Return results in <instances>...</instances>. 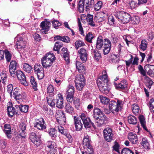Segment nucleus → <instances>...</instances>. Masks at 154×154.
<instances>
[{
  "mask_svg": "<svg viewBox=\"0 0 154 154\" xmlns=\"http://www.w3.org/2000/svg\"><path fill=\"white\" fill-rule=\"evenodd\" d=\"M124 102L122 100H118L116 102L115 101H112L109 102V108L113 113L114 111L118 112L122 108Z\"/></svg>",
  "mask_w": 154,
  "mask_h": 154,
  "instance_id": "obj_1",
  "label": "nucleus"
},
{
  "mask_svg": "<svg viewBox=\"0 0 154 154\" xmlns=\"http://www.w3.org/2000/svg\"><path fill=\"white\" fill-rule=\"evenodd\" d=\"M115 16L119 21L124 24L128 22L131 18V16L129 14L123 11H118L116 13Z\"/></svg>",
  "mask_w": 154,
  "mask_h": 154,
  "instance_id": "obj_2",
  "label": "nucleus"
},
{
  "mask_svg": "<svg viewBox=\"0 0 154 154\" xmlns=\"http://www.w3.org/2000/svg\"><path fill=\"white\" fill-rule=\"evenodd\" d=\"M15 39L17 40L16 42V45L17 46V48L18 51L19 52L24 50L25 48L26 42L23 40V38L20 35H18L15 38Z\"/></svg>",
  "mask_w": 154,
  "mask_h": 154,
  "instance_id": "obj_3",
  "label": "nucleus"
},
{
  "mask_svg": "<svg viewBox=\"0 0 154 154\" xmlns=\"http://www.w3.org/2000/svg\"><path fill=\"white\" fill-rule=\"evenodd\" d=\"M81 118L85 127L86 128H89L91 127V124L93 127H94V125L91 121L89 117H88L87 113H82L79 116Z\"/></svg>",
  "mask_w": 154,
  "mask_h": 154,
  "instance_id": "obj_4",
  "label": "nucleus"
},
{
  "mask_svg": "<svg viewBox=\"0 0 154 154\" xmlns=\"http://www.w3.org/2000/svg\"><path fill=\"white\" fill-rule=\"evenodd\" d=\"M104 73V74L103 75L100 76L97 81V84L99 89H100V86L103 88L104 86H106L108 82L106 72L105 71Z\"/></svg>",
  "mask_w": 154,
  "mask_h": 154,
  "instance_id": "obj_5",
  "label": "nucleus"
},
{
  "mask_svg": "<svg viewBox=\"0 0 154 154\" xmlns=\"http://www.w3.org/2000/svg\"><path fill=\"white\" fill-rule=\"evenodd\" d=\"M29 139L31 141L37 146H40L41 144L40 135L38 134L37 133L32 132L30 134Z\"/></svg>",
  "mask_w": 154,
  "mask_h": 154,
  "instance_id": "obj_6",
  "label": "nucleus"
},
{
  "mask_svg": "<svg viewBox=\"0 0 154 154\" xmlns=\"http://www.w3.org/2000/svg\"><path fill=\"white\" fill-rule=\"evenodd\" d=\"M34 69L38 79H41L43 78L44 76V69L39 63H37L35 65Z\"/></svg>",
  "mask_w": 154,
  "mask_h": 154,
  "instance_id": "obj_7",
  "label": "nucleus"
},
{
  "mask_svg": "<svg viewBox=\"0 0 154 154\" xmlns=\"http://www.w3.org/2000/svg\"><path fill=\"white\" fill-rule=\"evenodd\" d=\"M15 75H16L22 84L26 86L28 85V83L26 81L25 75L22 71L17 70L15 72Z\"/></svg>",
  "mask_w": 154,
  "mask_h": 154,
  "instance_id": "obj_8",
  "label": "nucleus"
},
{
  "mask_svg": "<svg viewBox=\"0 0 154 154\" xmlns=\"http://www.w3.org/2000/svg\"><path fill=\"white\" fill-rule=\"evenodd\" d=\"M45 124V121L42 118L35 119L33 123L34 127L40 130H43L46 128V126Z\"/></svg>",
  "mask_w": 154,
  "mask_h": 154,
  "instance_id": "obj_9",
  "label": "nucleus"
},
{
  "mask_svg": "<svg viewBox=\"0 0 154 154\" xmlns=\"http://www.w3.org/2000/svg\"><path fill=\"white\" fill-rule=\"evenodd\" d=\"M104 138L108 142L111 141L112 139L113 134L110 128L107 127L103 130Z\"/></svg>",
  "mask_w": 154,
  "mask_h": 154,
  "instance_id": "obj_10",
  "label": "nucleus"
},
{
  "mask_svg": "<svg viewBox=\"0 0 154 154\" xmlns=\"http://www.w3.org/2000/svg\"><path fill=\"white\" fill-rule=\"evenodd\" d=\"M80 58L83 63L86 61L87 59L88 54L86 50L82 48L78 51Z\"/></svg>",
  "mask_w": 154,
  "mask_h": 154,
  "instance_id": "obj_11",
  "label": "nucleus"
},
{
  "mask_svg": "<svg viewBox=\"0 0 154 154\" xmlns=\"http://www.w3.org/2000/svg\"><path fill=\"white\" fill-rule=\"evenodd\" d=\"M17 63L15 60H12L9 66V72L11 75L13 77L15 76V71L16 69Z\"/></svg>",
  "mask_w": 154,
  "mask_h": 154,
  "instance_id": "obj_12",
  "label": "nucleus"
},
{
  "mask_svg": "<svg viewBox=\"0 0 154 154\" xmlns=\"http://www.w3.org/2000/svg\"><path fill=\"white\" fill-rule=\"evenodd\" d=\"M74 121L76 131H81L83 127V124L80 119L79 117L75 116L74 118Z\"/></svg>",
  "mask_w": 154,
  "mask_h": 154,
  "instance_id": "obj_13",
  "label": "nucleus"
},
{
  "mask_svg": "<svg viewBox=\"0 0 154 154\" xmlns=\"http://www.w3.org/2000/svg\"><path fill=\"white\" fill-rule=\"evenodd\" d=\"M51 25L50 22L49 21H44L42 22L40 26V28L42 29V30L43 31L42 32L46 34V32L49 30Z\"/></svg>",
  "mask_w": 154,
  "mask_h": 154,
  "instance_id": "obj_14",
  "label": "nucleus"
},
{
  "mask_svg": "<svg viewBox=\"0 0 154 154\" xmlns=\"http://www.w3.org/2000/svg\"><path fill=\"white\" fill-rule=\"evenodd\" d=\"M128 139L133 144H137L138 139L137 134L134 132H130L128 134Z\"/></svg>",
  "mask_w": 154,
  "mask_h": 154,
  "instance_id": "obj_15",
  "label": "nucleus"
},
{
  "mask_svg": "<svg viewBox=\"0 0 154 154\" xmlns=\"http://www.w3.org/2000/svg\"><path fill=\"white\" fill-rule=\"evenodd\" d=\"M53 61L50 60H48L43 57L41 60L42 63L43 67L48 69L52 65Z\"/></svg>",
  "mask_w": 154,
  "mask_h": 154,
  "instance_id": "obj_16",
  "label": "nucleus"
},
{
  "mask_svg": "<svg viewBox=\"0 0 154 154\" xmlns=\"http://www.w3.org/2000/svg\"><path fill=\"white\" fill-rule=\"evenodd\" d=\"M63 99L61 94H59L56 98V103L57 107L59 108H62L63 107Z\"/></svg>",
  "mask_w": 154,
  "mask_h": 154,
  "instance_id": "obj_17",
  "label": "nucleus"
},
{
  "mask_svg": "<svg viewBox=\"0 0 154 154\" xmlns=\"http://www.w3.org/2000/svg\"><path fill=\"white\" fill-rule=\"evenodd\" d=\"M93 116L94 119L99 117H105V115L101 110L97 108H96L94 109Z\"/></svg>",
  "mask_w": 154,
  "mask_h": 154,
  "instance_id": "obj_18",
  "label": "nucleus"
},
{
  "mask_svg": "<svg viewBox=\"0 0 154 154\" xmlns=\"http://www.w3.org/2000/svg\"><path fill=\"white\" fill-rule=\"evenodd\" d=\"M4 132L6 134L7 137L8 138L11 137V127L10 125L9 124H5L4 126Z\"/></svg>",
  "mask_w": 154,
  "mask_h": 154,
  "instance_id": "obj_19",
  "label": "nucleus"
},
{
  "mask_svg": "<svg viewBox=\"0 0 154 154\" xmlns=\"http://www.w3.org/2000/svg\"><path fill=\"white\" fill-rule=\"evenodd\" d=\"M8 106L7 107L8 112V114L10 117H12L15 114L16 112L15 109L12 107L11 103H9L8 104Z\"/></svg>",
  "mask_w": 154,
  "mask_h": 154,
  "instance_id": "obj_20",
  "label": "nucleus"
},
{
  "mask_svg": "<svg viewBox=\"0 0 154 154\" xmlns=\"http://www.w3.org/2000/svg\"><path fill=\"white\" fill-rule=\"evenodd\" d=\"M65 111L66 112L72 114L74 113V109L72 107V103H66L65 106Z\"/></svg>",
  "mask_w": 154,
  "mask_h": 154,
  "instance_id": "obj_21",
  "label": "nucleus"
},
{
  "mask_svg": "<svg viewBox=\"0 0 154 154\" xmlns=\"http://www.w3.org/2000/svg\"><path fill=\"white\" fill-rule=\"evenodd\" d=\"M47 147L48 148L50 152L54 151L56 148V143L54 142L48 141L46 144Z\"/></svg>",
  "mask_w": 154,
  "mask_h": 154,
  "instance_id": "obj_22",
  "label": "nucleus"
},
{
  "mask_svg": "<svg viewBox=\"0 0 154 154\" xmlns=\"http://www.w3.org/2000/svg\"><path fill=\"white\" fill-rule=\"evenodd\" d=\"M13 94L14 97L17 101L20 100L22 97L20 94V90L17 88L14 89Z\"/></svg>",
  "mask_w": 154,
  "mask_h": 154,
  "instance_id": "obj_23",
  "label": "nucleus"
},
{
  "mask_svg": "<svg viewBox=\"0 0 154 154\" xmlns=\"http://www.w3.org/2000/svg\"><path fill=\"white\" fill-rule=\"evenodd\" d=\"M105 119V117H98L94 119L95 123L99 127L104 124Z\"/></svg>",
  "mask_w": 154,
  "mask_h": 154,
  "instance_id": "obj_24",
  "label": "nucleus"
},
{
  "mask_svg": "<svg viewBox=\"0 0 154 154\" xmlns=\"http://www.w3.org/2000/svg\"><path fill=\"white\" fill-rule=\"evenodd\" d=\"M77 69L80 73H83L85 71V68L83 64L79 61H77L76 63Z\"/></svg>",
  "mask_w": 154,
  "mask_h": 154,
  "instance_id": "obj_25",
  "label": "nucleus"
},
{
  "mask_svg": "<svg viewBox=\"0 0 154 154\" xmlns=\"http://www.w3.org/2000/svg\"><path fill=\"white\" fill-rule=\"evenodd\" d=\"M103 37L101 36H99L98 37L96 43V48L97 49H100L101 48L103 45Z\"/></svg>",
  "mask_w": 154,
  "mask_h": 154,
  "instance_id": "obj_26",
  "label": "nucleus"
},
{
  "mask_svg": "<svg viewBox=\"0 0 154 154\" xmlns=\"http://www.w3.org/2000/svg\"><path fill=\"white\" fill-rule=\"evenodd\" d=\"M63 45L62 43L60 41L56 42L55 43L53 50L54 51H56L57 53L59 54L60 53V49L63 46Z\"/></svg>",
  "mask_w": 154,
  "mask_h": 154,
  "instance_id": "obj_27",
  "label": "nucleus"
},
{
  "mask_svg": "<svg viewBox=\"0 0 154 154\" xmlns=\"http://www.w3.org/2000/svg\"><path fill=\"white\" fill-rule=\"evenodd\" d=\"M86 80L84 76L82 74L78 75L75 78V83H85Z\"/></svg>",
  "mask_w": 154,
  "mask_h": 154,
  "instance_id": "obj_28",
  "label": "nucleus"
},
{
  "mask_svg": "<svg viewBox=\"0 0 154 154\" xmlns=\"http://www.w3.org/2000/svg\"><path fill=\"white\" fill-rule=\"evenodd\" d=\"M144 80L145 81V84L147 87L149 89L151 88V86L153 85L154 82L149 77L146 76H144Z\"/></svg>",
  "mask_w": 154,
  "mask_h": 154,
  "instance_id": "obj_29",
  "label": "nucleus"
},
{
  "mask_svg": "<svg viewBox=\"0 0 154 154\" xmlns=\"http://www.w3.org/2000/svg\"><path fill=\"white\" fill-rule=\"evenodd\" d=\"M128 123L131 124L135 125L137 122V120L135 117L130 115L128 117Z\"/></svg>",
  "mask_w": 154,
  "mask_h": 154,
  "instance_id": "obj_30",
  "label": "nucleus"
},
{
  "mask_svg": "<svg viewBox=\"0 0 154 154\" xmlns=\"http://www.w3.org/2000/svg\"><path fill=\"white\" fill-rule=\"evenodd\" d=\"M90 140L89 136L87 134H85L84 136L83 144L84 145L83 147H86L87 146L90 145Z\"/></svg>",
  "mask_w": 154,
  "mask_h": 154,
  "instance_id": "obj_31",
  "label": "nucleus"
},
{
  "mask_svg": "<svg viewBox=\"0 0 154 154\" xmlns=\"http://www.w3.org/2000/svg\"><path fill=\"white\" fill-rule=\"evenodd\" d=\"M139 119L143 128L146 131H147V129L146 126V122L144 116L142 115L140 116Z\"/></svg>",
  "mask_w": 154,
  "mask_h": 154,
  "instance_id": "obj_32",
  "label": "nucleus"
},
{
  "mask_svg": "<svg viewBox=\"0 0 154 154\" xmlns=\"http://www.w3.org/2000/svg\"><path fill=\"white\" fill-rule=\"evenodd\" d=\"M93 18V17L92 15L88 14L87 15L86 20L89 25L94 27L95 26V25L94 22Z\"/></svg>",
  "mask_w": 154,
  "mask_h": 154,
  "instance_id": "obj_33",
  "label": "nucleus"
},
{
  "mask_svg": "<svg viewBox=\"0 0 154 154\" xmlns=\"http://www.w3.org/2000/svg\"><path fill=\"white\" fill-rule=\"evenodd\" d=\"M99 98L101 103L104 104H107L110 101L108 97L101 95L100 96Z\"/></svg>",
  "mask_w": 154,
  "mask_h": 154,
  "instance_id": "obj_34",
  "label": "nucleus"
},
{
  "mask_svg": "<svg viewBox=\"0 0 154 154\" xmlns=\"http://www.w3.org/2000/svg\"><path fill=\"white\" fill-rule=\"evenodd\" d=\"M94 2V1L92 0H84L83 1L86 11L89 9V7H90L93 4Z\"/></svg>",
  "mask_w": 154,
  "mask_h": 154,
  "instance_id": "obj_35",
  "label": "nucleus"
},
{
  "mask_svg": "<svg viewBox=\"0 0 154 154\" xmlns=\"http://www.w3.org/2000/svg\"><path fill=\"white\" fill-rule=\"evenodd\" d=\"M94 37V35L91 32H89L86 35L85 37V40L88 42L91 43L92 42V40Z\"/></svg>",
  "mask_w": 154,
  "mask_h": 154,
  "instance_id": "obj_36",
  "label": "nucleus"
},
{
  "mask_svg": "<svg viewBox=\"0 0 154 154\" xmlns=\"http://www.w3.org/2000/svg\"><path fill=\"white\" fill-rule=\"evenodd\" d=\"M93 53L94 59L98 61L101 58L100 53L98 50H96L94 51Z\"/></svg>",
  "mask_w": 154,
  "mask_h": 154,
  "instance_id": "obj_37",
  "label": "nucleus"
},
{
  "mask_svg": "<svg viewBox=\"0 0 154 154\" xmlns=\"http://www.w3.org/2000/svg\"><path fill=\"white\" fill-rule=\"evenodd\" d=\"M47 102L49 105L51 106H54L56 104V101L52 98L50 96L47 97Z\"/></svg>",
  "mask_w": 154,
  "mask_h": 154,
  "instance_id": "obj_38",
  "label": "nucleus"
},
{
  "mask_svg": "<svg viewBox=\"0 0 154 154\" xmlns=\"http://www.w3.org/2000/svg\"><path fill=\"white\" fill-rule=\"evenodd\" d=\"M4 53L7 62H9L11 60L12 54L10 53L9 51L7 50H5L4 51Z\"/></svg>",
  "mask_w": 154,
  "mask_h": 154,
  "instance_id": "obj_39",
  "label": "nucleus"
},
{
  "mask_svg": "<svg viewBox=\"0 0 154 154\" xmlns=\"http://www.w3.org/2000/svg\"><path fill=\"white\" fill-rule=\"evenodd\" d=\"M30 82L34 90L35 91L37 90V84L35 81L34 78L32 76H31L30 78Z\"/></svg>",
  "mask_w": 154,
  "mask_h": 154,
  "instance_id": "obj_40",
  "label": "nucleus"
},
{
  "mask_svg": "<svg viewBox=\"0 0 154 154\" xmlns=\"http://www.w3.org/2000/svg\"><path fill=\"white\" fill-rule=\"evenodd\" d=\"M147 45V42L145 40H143L141 41V44L140 45V48L142 50L144 51L146 48Z\"/></svg>",
  "mask_w": 154,
  "mask_h": 154,
  "instance_id": "obj_41",
  "label": "nucleus"
},
{
  "mask_svg": "<svg viewBox=\"0 0 154 154\" xmlns=\"http://www.w3.org/2000/svg\"><path fill=\"white\" fill-rule=\"evenodd\" d=\"M129 5L131 8V9H134L137 7L138 5V3H137V2L133 0H129Z\"/></svg>",
  "mask_w": 154,
  "mask_h": 154,
  "instance_id": "obj_42",
  "label": "nucleus"
},
{
  "mask_svg": "<svg viewBox=\"0 0 154 154\" xmlns=\"http://www.w3.org/2000/svg\"><path fill=\"white\" fill-rule=\"evenodd\" d=\"M85 4L83 3V1L80 0L79 4V11L80 13H83L84 10Z\"/></svg>",
  "mask_w": 154,
  "mask_h": 154,
  "instance_id": "obj_43",
  "label": "nucleus"
},
{
  "mask_svg": "<svg viewBox=\"0 0 154 154\" xmlns=\"http://www.w3.org/2000/svg\"><path fill=\"white\" fill-rule=\"evenodd\" d=\"M75 87L79 91H81L84 87L85 85V83L83 82L82 83H75Z\"/></svg>",
  "mask_w": 154,
  "mask_h": 154,
  "instance_id": "obj_44",
  "label": "nucleus"
},
{
  "mask_svg": "<svg viewBox=\"0 0 154 154\" xmlns=\"http://www.w3.org/2000/svg\"><path fill=\"white\" fill-rule=\"evenodd\" d=\"M49 134L50 136L52 138V139H54L57 137L55 135L56 131L54 128H51L49 130Z\"/></svg>",
  "mask_w": 154,
  "mask_h": 154,
  "instance_id": "obj_45",
  "label": "nucleus"
},
{
  "mask_svg": "<svg viewBox=\"0 0 154 154\" xmlns=\"http://www.w3.org/2000/svg\"><path fill=\"white\" fill-rule=\"evenodd\" d=\"M85 45L84 42L81 40L77 41L75 43V47L76 49H78L79 47L83 46Z\"/></svg>",
  "mask_w": 154,
  "mask_h": 154,
  "instance_id": "obj_46",
  "label": "nucleus"
},
{
  "mask_svg": "<svg viewBox=\"0 0 154 154\" xmlns=\"http://www.w3.org/2000/svg\"><path fill=\"white\" fill-rule=\"evenodd\" d=\"M23 69L25 71L29 73L32 69V67L29 64L24 63L23 65Z\"/></svg>",
  "mask_w": 154,
  "mask_h": 154,
  "instance_id": "obj_47",
  "label": "nucleus"
},
{
  "mask_svg": "<svg viewBox=\"0 0 154 154\" xmlns=\"http://www.w3.org/2000/svg\"><path fill=\"white\" fill-rule=\"evenodd\" d=\"M100 87V89L99 90L102 93L105 94H107L109 93V89L107 85L106 86H104V87L103 88L101 87V86Z\"/></svg>",
  "mask_w": 154,
  "mask_h": 154,
  "instance_id": "obj_48",
  "label": "nucleus"
},
{
  "mask_svg": "<svg viewBox=\"0 0 154 154\" xmlns=\"http://www.w3.org/2000/svg\"><path fill=\"white\" fill-rule=\"evenodd\" d=\"M84 148L85 149L87 150L85 152L86 154H91L93 152V149L91 145L87 146L86 147H84Z\"/></svg>",
  "mask_w": 154,
  "mask_h": 154,
  "instance_id": "obj_49",
  "label": "nucleus"
},
{
  "mask_svg": "<svg viewBox=\"0 0 154 154\" xmlns=\"http://www.w3.org/2000/svg\"><path fill=\"white\" fill-rule=\"evenodd\" d=\"M142 145L146 148L148 149L149 147V144L146 138H143L142 140Z\"/></svg>",
  "mask_w": 154,
  "mask_h": 154,
  "instance_id": "obj_50",
  "label": "nucleus"
},
{
  "mask_svg": "<svg viewBox=\"0 0 154 154\" xmlns=\"http://www.w3.org/2000/svg\"><path fill=\"white\" fill-rule=\"evenodd\" d=\"M75 88L72 85H69L67 88L66 93H67L74 94Z\"/></svg>",
  "mask_w": 154,
  "mask_h": 154,
  "instance_id": "obj_51",
  "label": "nucleus"
},
{
  "mask_svg": "<svg viewBox=\"0 0 154 154\" xmlns=\"http://www.w3.org/2000/svg\"><path fill=\"white\" fill-rule=\"evenodd\" d=\"M74 94H73L66 93V100L68 102L71 103L73 100Z\"/></svg>",
  "mask_w": 154,
  "mask_h": 154,
  "instance_id": "obj_52",
  "label": "nucleus"
},
{
  "mask_svg": "<svg viewBox=\"0 0 154 154\" xmlns=\"http://www.w3.org/2000/svg\"><path fill=\"white\" fill-rule=\"evenodd\" d=\"M73 103L75 108L77 109H79L80 105V99L78 98H75L73 100Z\"/></svg>",
  "mask_w": 154,
  "mask_h": 154,
  "instance_id": "obj_53",
  "label": "nucleus"
},
{
  "mask_svg": "<svg viewBox=\"0 0 154 154\" xmlns=\"http://www.w3.org/2000/svg\"><path fill=\"white\" fill-rule=\"evenodd\" d=\"M29 109V106L27 105H20L19 109L22 112H26Z\"/></svg>",
  "mask_w": 154,
  "mask_h": 154,
  "instance_id": "obj_54",
  "label": "nucleus"
},
{
  "mask_svg": "<svg viewBox=\"0 0 154 154\" xmlns=\"http://www.w3.org/2000/svg\"><path fill=\"white\" fill-rule=\"evenodd\" d=\"M132 111L134 114H136L139 112V107L137 104H134L132 107Z\"/></svg>",
  "mask_w": 154,
  "mask_h": 154,
  "instance_id": "obj_55",
  "label": "nucleus"
},
{
  "mask_svg": "<svg viewBox=\"0 0 154 154\" xmlns=\"http://www.w3.org/2000/svg\"><path fill=\"white\" fill-rule=\"evenodd\" d=\"M149 70L147 72V73L150 76H152L154 74V66L150 65L148 67Z\"/></svg>",
  "mask_w": 154,
  "mask_h": 154,
  "instance_id": "obj_56",
  "label": "nucleus"
},
{
  "mask_svg": "<svg viewBox=\"0 0 154 154\" xmlns=\"http://www.w3.org/2000/svg\"><path fill=\"white\" fill-rule=\"evenodd\" d=\"M149 104L151 112H154V98L150 100Z\"/></svg>",
  "mask_w": 154,
  "mask_h": 154,
  "instance_id": "obj_57",
  "label": "nucleus"
},
{
  "mask_svg": "<svg viewBox=\"0 0 154 154\" xmlns=\"http://www.w3.org/2000/svg\"><path fill=\"white\" fill-rule=\"evenodd\" d=\"M43 58L48 60H51L53 61H54L55 59V57L54 56L53 54H51V53H49L47 54L45 56L43 57Z\"/></svg>",
  "mask_w": 154,
  "mask_h": 154,
  "instance_id": "obj_58",
  "label": "nucleus"
},
{
  "mask_svg": "<svg viewBox=\"0 0 154 154\" xmlns=\"http://www.w3.org/2000/svg\"><path fill=\"white\" fill-rule=\"evenodd\" d=\"M102 5V2L101 1H99L96 3L94 7V9L96 11H98L101 8Z\"/></svg>",
  "mask_w": 154,
  "mask_h": 154,
  "instance_id": "obj_59",
  "label": "nucleus"
},
{
  "mask_svg": "<svg viewBox=\"0 0 154 154\" xmlns=\"http://www.w3.org/2000/svg\"><path fill=\"white\" fill-rule=\"evenodd\" d=\"M122 154H134V153L129 149L124 148L122 150Z\"/></svg>",
  "mask_w": 154,
  "mask_h": 154,
  "instance_id": "obj_60",
  "label": "nucleus"
},
{
  "mask_svg": "<svg viewBox=\"0 0 154 154\" xmlns=\"http://www.w3.org/2000/svg\"><path fill=\"white\" fill-rule=\"evenodd\" d=\"M103 42L104 43V47H111V42L108 38L104 39Z\"/></svg>",
  "mask_w": 154,
  "mask_h": 154,
  "instance_id": "obj_61",
  "label": "nucleus"
},
{
  "mask_svg": "<svg viewBox=\"0 0 154 154\" xmlns=\"http://www.w3.org/2000/svg\"><path fill=\"white\" fill-rule=\"evenodd\" d=\"M114 84H115V87L116 89L118 90H124L125 88L124 86L125 85H123L120 83H119L118 84H116L115 82H114Z\"/></svg>",
  "mask_w": 154,
  "mask_h": 154,
  "instance_id": "obj_62",
  "label": "nucleus"
},
{
  "mask_svg": "<svg viewBox=\"0 0 154 154\" xmlns=\"http://www.w3.org/2000/svg\"><path fill=\"white\" fill-rule=\"evenodd\" d=\"M104 17H100V16H95L94 20L97 22H101L104 20Z\"/></svg>",
  "mask_w": 154,
  "mask_h": 154,
  "instance_id": "obj_63",
  "label": "nucleus"
},
{
  "mask_svg": "<svg viewBox=\"0 0 154 154\" xmlns=\"http://www.w3.org/2000/svg\"><path fill=\"white\" fill-rule=\"evenodd\" d=\"M138 69L139 71L140 72V73L143 75V76H146V72L141 65H139L138 66Z\"/></svg>",
  "mask_w": 154,
  "mask_h": 154,
  "instance_id": "obj_64",
  "label": "nucleus"
}]
</instances>
